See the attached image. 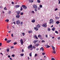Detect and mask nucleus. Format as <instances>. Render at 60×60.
Segmentation results:
<instances>
[{"instance_id":"45","label":"nucleus","mask_w":60,"mask_h":60,"mask_svg":"<svg viewBox=\"0 0 60 60\" xmlns=\"http://www.w3.org/2000/svg\"><path fill=\"white\" fill-rule=\"evenodd\" d=\"M25 35V34L24 33H22V35L23 36H24Z\"/></svg>"},{"instance_id":"20","label":"nucleus","mask_w":60,"mask_h":60,"mask_svg":"<svg viewBox=\"0 0 60 60\" xmlns=\"http://www.w3.org/2000/svg\"><path fill=\"white\" fill-rule=\"evenodd\" d=\"M52 31H55V28L54 27H53V28L52 29Z\"/></svg>"},{"instance_id":"27","label":"nucleus","mask_w":60,"mask_h":60,"mask_svg":"<svg viewBox=\"0 0 60 60\" xmlns=\"http://www.w3.org/2000/svg\"><path fill=\"white\" fill-rule=\"evenodd\" d=\"M5 21L7 22H8L9 21V20L8 19H6L5 20Z\"/></svg>"},{"instance_id":"62","label":"nucleus","mask_w":60,"mask_h":60,"mask_svg":"<svg viewBox=\"0 0 60 60\" xmlns=\"http://www.w3.org/2000/svg\"><path fill=\"white\" fill-rule=\"evenodd\" d=\"M0 55H2V56H3V54L2 53H0Z\"/></svg>"},{"instance_id":"52","label":"nucleus","mask_w":60,"mask_h":60,"mask_svg":"<svg viewBox=\"0 0 60 60\" xmlns=\"http://www.w3.org/2000/svg\"><path fill=\"white\" fill-rule=\"evenodd\" d=\"M28 33H29V34H30V33H31V31H28Z\"/></svg>"},{"instance_id":"6","label":"nucleus","mask_w":60,"mask_h":60,"mask_svg":"<svg viewBox=\"0 0 60 60\" xmlns=\"http://www.w3.org/2000/svg\"><path fill=\"white\" fill-rule=\"evenodd\" d=\"M31 48H32V45H31L28 46V49H29Z\"/></svg>"},{"instance_id":"4","label":"nucleus","mask_w":60,"mask_h":60,"mask_svg":"<svg viewBox=\"0 0 60 60\" xmlns=\"http://www.w3.org/2000/svg\"><path fill=\"white\" fill-rule=\"evenodd\" d=\"M33 8L35 9H37V6H36V5L35 4H34L33 5Z\"/></svg>"},{"instance_id":"8","label":"nucleus","mask_w":60,"mask_h":60,"mask_svg":"<svg viewBox=\"0 0 60 60\" xmlns=\"http://www.w3.org/2000/svg\"><path fill=\"white\" fill-rule=\"evenodd\" d=\"M20 7V6L19 5H16L15 6V8H19Z\"/></svg>"},{"instance_id":"33","label":"nucleus","mask_w":60,"mask_h":60,"mask_svg":"<svg viewBox=\"0 0 60 60\" xmlns=\"http://www.w3.org/2000/svg\"><path fill=\"white\" fill-rule=\"evenodd\" d=\"M37 2L38 3H40V2H41V1H40V0H38L37 1Z\"/></svg>"},{"instance_id":"19","label":"nucleus","mask_w":60,"mask_h":60,"mask_svg":"<svg viewBox=\"0 0 60 60\" xmlns=\"http://www.w3.org/2000/svg\"><path fill=\"white\" fill-rule=\"evenodd\" d=\"M11 41V40H9L7 41V43H9Z\"/></svg>"},{"instance_id":"55","label":"nucleus","mask_w":60,"mask_h":60,"mask_svg":"<svg viewBox=\"0 0 60 60\" xmlns=\"http://www.w3.org/2000/svg\"><path fill=\"white\" fill-rule=\"evenodd\" d=\"M11 49H13V46H11Z\"/></svg>"},{"instance_id":"44","label":"nucleus","mask_w":60,"mask_h":60,"mask_svg":"<svg viewBox=\"0 0 60 60\" xmlns=\"http://www.w3.org/2000/svg\"><path fill=\"white\" fill-rule=\"evenodd\" d=\"M12 56V57H14V56H15V55L14 54H13L11 56Z\"/></svg>"},{"instance_id":"25","label":"nucleus","mask_w":60,"mask_h":60,"mask_svg":"<svg viewBox=\"0 0 60 60\" xmlns=\"http://www.w3.org/2000/svg\"><path fill=\"white\" fill-rule=\"evenodd\" d=\"M11 13V11H9L8 12V14H10Z\"/></svg>"},{"instance_id":"5","label":"nucleus","mask_w":60,"mask_h":60,"mask_svg":"<svg viewBox=\"0 0 60 60\" xmlns=\"http://www.w3.org/2000/svg\"><path fill=\"white\" fill-rule=\"evenodd\" d=\"M22 7H23V9H27V7H26V6L24 5H22Z\"/></svg>"},{"instance_id":"11","label":"nucleus","mask_w":60,"mask_h":60,"mask_svg":"<svg viewBox=\"0 0 60 60\" xmlns=\"http://www.w3.org/2000/svg\"><path fill=\"white\" fill-rule=\"evenodd\" d=\"M16 12H17V15H19L20 13V11H16Z\"/></svg>"},{"instance_id":"51","label":"nucleus","mask_w":60,"mask_h":60,"mask_svg":"<svg viewBox=\"0 0 60 60\" xmlns=\"http://www.w3.org/2000/svg\"><path fill=\"white\" fill-rule=\"evenodd\" d=\"M42 42H45V41L44 40H42Z\"/></svg>"},{"instance_id":"16","label":"nucleus","mask_w":60,"mask_h":60,"mask_svg":"<svg viewBox=\"0 0 60 60\" xmlns=\"http://www.w3.org/2000/svg\"><path fill=\"white\" fill-rule=\"evenodd\" d=\"M9 50H10V49L9 48H8L7 49V52H9Z\"/></svg>"},{"instance_id":"49","label":"nucleus","mask_w":60,"mask_h":60,"mask_svg":"<svg viewBox=\"0 0 60 60\" xmlns=\"http://www.w3.org/2000/svg\"><path fill=\"white\" fill-rule=\"evenodd\" d=\"M45 37H46V38H48V35H46Z\"/></svg>"},{"instance_id":"1","label":"nucleus","mask_w":60,"mask_h":60,"mask_svg":"<svg viewBox=\"0 0 60 60\" xmlns=\"http://www.w3.org/2000/svg\"><path fill=\"white\" fill-rule=\"evenodd\" d=\"M40 26H41V25L39 24H38L37 25V26H36V27H34V29H35V30H36V31H38V28H40Z\"/></svg>"},{"instance_id":"32","label":"nucleus","mask_w":60,"mask_h":60,"mask_svg":"<svg viewBox=\"0 0 60 60\" xmlns=\"http://www.w3.org/2000/svg\"><path fill=\"white\" fill-rule=\"evenodd\" d=\"M39 7L40 8H42V6L41 5H40L39 6Z\"/></svg>"},{"instance_id":"46","label":"nucleus","mask_w":60,"mask_h":60,"mask_svg":"<svg viewBox=\"0 0 60 60\" xmlns=\"http://www.w3.org/2000/svg\"><path fill=\"white\" fill-rule=\"evenodd\" d=\"M23 22H20V24L21 25H22V24H23Z\"/></svg>"},{"instance_id":"13","label":"nucleus","mask_w":60,"mask_h":60,"mask_svg":"<svg viewBox=\"0 0 60 60\" xmlns=\"http://www.w3.org/2000/svg\"><path fill=\"white\" fill-rule=\"evenodd\" d=\"M39 45V44L38 43L35 44H34V46L36 47H37Z\"/></svg>"},{"instance_id":"36","label":"nucleus","mask_w":60,"mask_h":60,"mask_svg":"<svg viewBox=\"0 0 60 60\" xmlns=\"http://www.w3.org/2000/svg\"><path fill=\"white\" fill-rule=\"evenodd\" d=\"M55 33L56 34H58V32H57V31H55Z\"/></svg>"},{"instance_id":"2","label":"nucleus","mask_w":60,"mask_h":60,"mask_svg":"<svg viewBox=\"0 0 60 60\" xmlns=\"http://www.w3.org/2000/svg\"><path fill=\"white\" fill-rule=\"evenodd\" d=\"M42 26H43V27H46L47 26V23H45L43 24L42 25Z\"/></svg>"},{"instance_id":"59","label":"nucleus","mask_w":60,"mask_h":60,"mask_svg":"<svg viewBox=\"0 0 60 60\" xmlns=\"http://www.w3.org/2000/svg\"><path fill=\"white\" fill-rule=\"evenodd\" d=\"M36 50L38 51V50H39V48H37L36 49Z\"/></svg>"},{"instance_id":"37","label":"nucleus","mask_w":60,"mask_h":60,"mask_svg":"<svg viewBox=\"0 0 60 60\" xmlns=\"http://www.w3.org/2000/svg\"><path fill=\"white\" fill-rule=\"evenodd\" d=\"M37 54L36 53L35 54V57H36V56H37Z\"/></svg>"},{"instance_id":"54","label":"nucleus","mask_w":60,"mask_h":60,"mask_svg":"<svg viewBox=\"0 0 60 60\" xmlns=\"http://www.w3.org/2000/svg\"><path fill=\"white\" fill-rule=\"evenodd\" d=\"M11 36L12 37H13V34H11Z\"/></svg>"},{"instance_id":"9","label":"nucleus","mask_w":60,"mask_h":60,"mask_svg":"<svg viewBox=\"0 0 60 60\" xmlns=\"http://www.w3.org/2000/svg\"><path fill=\"white\" fill-rule=\"evenodd\" d=\"M16 24L17 25H19V24H20V21L19 20H18L17 21H16Z\"/></svg>"},{"instance_id":"24","label":"nucleus","mask_w":60,"mask_h":60,"mask_svg":"<svg viewBox=\"0 0 60 60\" xmlns=\"http://www.w3.org/2000/svg\"><path fill=\"white\" fill-rule=\"evenodd\" d=\"M41 36L40 35H38V37H39V38H41Z\"/></svg>"},{"instance_id":"34","label":"nucleus","mask_w":60,"mask_h":60,"mask_svg":"<svg viewBox=\"0 0 60 60\" xmlns=\"http://www.w3.org/2000/svg\"><path fill=\"white\" fill-rule=\"evenodd\" d=\"M23 10V8H22V7H21V9H20V11H22Z\"/></svg>"},{"instance_id":"63","label":"nucleus","mask_w":60,"mask_h":60,"mask_svg":"<svg viewBox=\"0 0 60 60\" xmlns=\"http://www.w3.org/2000/svg\"><path fill=\"white\" fill-rule=\"evenodd\" d=\"M11 4H14V2H11Z\"/></svg>"},{"instance_id":"50","label":"nucleus","mask_w":60,"mask_h":60,"mask_svg":"<svg viewBox=\"0 0 60 60\" xmlns=\"http://www.w3.org/2000/svg\"><path fill=\"white\" fill-rule=\"evenodd\" d=\"M32 13H33L34 14V11H32Z\"/></svg>"},{"instance_id":"23","label":"nucleus","mask_w":60,"mask_h":60,"mask_svg":"<svg viewBox=\"0 0 60 60\" xmlns=\"http://www.w3.org/2000/svg\"><path fill=\"white\" fill-rule=\"evenodd\" d=\"M60 23V22H59V21H57L56 22V24L57 25L58 24H59V23Z\"/></svg>"},{"instance_id":"35","label":"nucleus","mask_w":60,"mask_h":60,"mask_svg":"<svg viewBox=\"0 0 60 60\" xmlns=\"http://www.w3.org/2000/svg\"><path fill=\"white\" fill-rule=\"evenodd\" d=\"M58 10V8H56L54 10V11H56L57 10Z\"/></svg>"},{"instance_id":"41","label":"nucleus","mask_w":60,"mask_h":60,"mask_svg":"<svg viewBox=\"0 0 60 60\" xmlns=\"http://www.w3.org/2000/svg\"><path fill=\"white\" fill-rule=\"evenodd\" d=\"M4 40L5 41H7V39L6 38Z\"/></svg>"},{"instance_id":"10","label":"nucleus","mask_w":60,"mask_h":60,"mask_svg":"<svg viewBox=\"0 0 60 60\" xmlns=\"http://www.w3.org/2000/svg\"><path fill=\"white\" fill-rule=\"evenodd\" d=\"M20 17V16L19 15L17 14V15H16V17L17 18V19L19 18Z\"/></svg>"},{"instance_id":"3","label":"nucleus","mask_w":60,"mask_h":60,"mask_svg":"<svg viewBox=\"0 0 60 60\" xmlns=\"http://www.w3.org/2000/svg\"><path fill=\"white\" fill-rule=\"evenodd\" d=\"M54 22V20L52 19H51L50 20V24L51 23L52 24Z\"/></svg>"},{"instance_id":"60","label":"nucleus","mask_w":60,"mask_h":60,"mask_svg":"<svg viewBox=\"0 0 60 60\" xmlns=\"http://www.w3.org/2000/svg\"><path fill=\"white\" fill-rule=\"evenodd\" d=\"M35 11H37V9H34V10Z\"/></svg>"},{"instance_id":"26","label":"nucleus","mask_w":60,"mask_h":60,"mask_svg":"<svg viewBox=\"0 0 60 60\" xmlns=\"http://www.w3.org/2000/svg\"><path fill=\"white\" fill-rule=\"evenodd\" d=\"M52 53H54V54H56V51H53L52 52Z\"/></svg>"},{"instance_id":"17","label":"nucleus","mask_w":60,"mask_h":60,"mask_svg":"<svg viewBox=\"0 0 60 60\" xmlns=\"http://www.w3.org/2000/svg\"><path fill=\"white\" fill-rule=\"evenodd\" d=\"M35 20L34 19L33 20H32L31 21V22H32V23H34V22H35Z\"/></svg>"},{"instance_id":"57","label":"nucleus","mask_w":60,"mask_h":60,"mask_svg":"<svg viewBox=\"0 0 60 60\" xmlns=\"http://www.w3.org/2000/svg\"><path fill=\"white\" fill-rule=\"evenodd\" d=\"M42 54L43 56H44V55H45V53H42Z\"/></svg>"},{"instance_id":"43","label":"nucleus","mask_w":60,"mask_h":60,"mask_svg":"<svg viewBox=\"0 0 60 60\" xmlns=\"http://www.w3.org/2000/svg\"><path fill=\"white\" fill-rule=\"evenodd\" d=\"M17 44V42H15L14 43V45H16V44Z\"/></svg>"},{"instance_id":"18","label":"nucleus","mask_w":60,"mask_h":60,"mask_svg":"<svg viewBox=\"0 0 60 60\" xmlns=\"http://www.w3.org/2000/svg\"><path fill=\"white\" fill-rule=\"evenodd\" d=\"M29 1L31 3H33L34 2L33 0H29Z\"/></svg>"},{"instance_id":"53","label":"nucleus","mask_w":60,"mask_h":60,"mask_svg":"<svg viewBox=\"0 0 60 60\" xmlns=\"http://www.w3.org/2000/svg\"><path fill=\"white\" fill-rule=\"evenodd\" d=\"M58 1L59 2V4H60V0H58Z\"/></svg>"},{"instance_id":"39","label":"nucleus","mask_w":60,"mask_h":60,"mask_svg":"<svg viewBox=\"0 0 60 60\" xmlns=\"http://www.w3.org/2000/svg\"><path fill=\"white\" fill-rule=\"evenodd\" d=\"M40 9H41V8H40V7L38 8V10H40Z\"/></svg>"},{"instance_id":"47","label":"nucleus","mask_w":60,"mask_h":60,"mask_svg":"<svg viewBox=\"0 0 60 60\" xmlns=\"http://www.w3.org/2000/svg\"><path fill=\"white\" fill-rule=\"evenodd\" d=\"M57 39L58 40H60V37H58V38H57Z\"/></svg>"},{"instance_id":"15","label":"nucleus","mask_w":60,"mask_h":60,"mask_svg":"<svg viewBox=\"0 0 60 60\" xmlns=\"http://www.w3.org/2000/svg\"><path fill=\"white\" fill-rule=\"evenodd\" d=\"M45 47L47 48H49L50 47V46L48 45H46L45 46Z\"/></svg>"},{"instance_id":"38","label":"nucleus","mask_w":60,"mask_h":60,"mask_svg":"<svg viewBox=\"0 0 60 60\" xmlns=\"http://www.w3.org/2000/svg\"><path fill=\"white\" fill-rule=\"evenodd\" d=\"M32 48H33V49H36V47H35L34 46H33Z\"/></svg>"},{"instance_id":"58","label":"nucleus","mask_w":60,"mask_h":60,"mask_svg":"<svg viewBox=\"0 0 60 60\" xmlns=\"http://www.w3.org/2000/svg\"><path fill=\"white\" fill-rule=\"evenodd\" d=\"M2 45V43H0V46H1Z\"/></svg>"},{"instance_id":"40","label":"nucleus","mask_w":60,"mask_h":60,"mask_svg":"<svg viewBox=\"0 0 60 60\" xmlns=\"http://www.w3.org/2000/svg\"><path fill=\"white\" fill-rule=\"evenodd\" d=\"M4 10H5L6 11L7 10V8H6V7L4 8Z\"/></svg>"},{"instance_id":"48","label":"nucleus","mask_w":60,"mask_h":60,"mask_svg":"<svg viewBox=\"0 0 60 60\" xmlns=\"http://www.w3.org/2000/svg\"><path fill=\"white\" fill-rule=\"evenodd\" d=\"M33 47H31V48H30V50H32V49H33Z\"/></svg>"},{"instance_id":"42","label":"nucleus","mask_w":60,"mask_h":60,"mask_svg":"<svg viewBox=\"0 0 60 60\" xmlns=\"http://www.w3.org/2000/svg\"><path fill=\"white\" fill-rule=\"evenodd\" d=\"M15 19H13L12 20V22H13L14 21H15Z\"/></svg>"},{"instance_id":"64","label":"nucleus","mask_w":60,"mask_h":60,"mask_svg":"<svg viewBox=\"0 0 60 60\" xmlns=\"http://www.w3.org/2000/svg\"><path fill=\"white\" fill-rule=\"evenodd\" d=\"M33 33V31H32V30H31L30 31V33Z\"/></svg>"},{"instance_id":"12","label":"nucleus","mask_w":60,"mask_h":60,"mask_svg":"<svg viewBox=\"0 0 60 60\" xmlns=\"http://www.w3.org/2000/svg\"><path fill=\"white\" fill-rule=\"evenodd\" d=\"M40 50H42V51H44V49L43 47H41L40 49Z\"/></svg>"},{"instance_id":"14","label":"nucleus","mask_w":60,"mask_h":60,"mask_svg":"<svg viewBox=\"0 0 60 60\" xmlns=\"http://www.w3.org/2000/svg\"><path fill=\"white\" fill-rule=\"evenodd\" d=\"M52 47L53 50V51H55V48L53 47V45L51 46Z\"/></svg>"},{"instance_id":"7","label":"nucleus","mask_w":60,"mask_h":60,"mask_svg":"<svg viewBox=\"0 0 60 60\" xmlns=\"http://www.w3.org/2000/svg\"><path fill=\"white\" fill-rule=\"evenodd\" d=\"M20 41L21 45H23V41L22 39H21Z\"/></svg>"},{"instance_id":"31","label":"nucleus","mask_w":60,"mask_h":60,"mask_svg":"<svg viewBox=\"0 0 60 60\" xmlns=\"http://www.w3.org/2000/svg\"><path fill=\"white\" fill-rule=\"evenodd\" d=\"M20 55L21 56H24V54H21Z\"/></svg>"},{"instance_id":"21","label":"nucleus","mask_w":60,"mask_h":60,"mask_svg":"<svg viewBox=\"0 0 60 60\" xmlns=\"http://www.w3.org/2000/svg\"><path fill=\"white\" fill-rule=\"evenodd\" d=\"M34 37L35 38H36L37 39H38V37H37V36H36V35H35L34 36Z\"/></svg>"},{"instance_id":"61","label":"nucleus","mask_w":60,"mask_h":60,"mask_svg":"<svg viewBox=\"0 0 60 60\" xmlns=\"http://www.w3.org/2000/svg\"><path fill=\"white\" fill-rule=\"evenodd\" d=\"M9 59H10V60H13L11 58H9Z\"/></svg>"},{"instance_id":"30","label":"nucleus","mask_w":60,"mask_h":60,"mask_svg":"<svg viewBox=\"0 0 60 60\" xmlns=\"http://www.w3.org/2000/svg\"><path fill=\"white\" fill-rule=\"evenodd\" d=\"M29 55L30 56H32V53L30 52V53Z\"/></svg>"},{"instance_id":"28","label":"nucleus","mask_w":60,"mask_h":60,"mask_svg":"<svg viewBox=\"0 0 60 60\" xmlns=\"http://www.w3.org/2000/svg\"><path fill=\"white\" fill-rule=\"evenodd\" d=\"M23 13L22 12H21L20 13V15H23Z\"/></svg>"},{"instance_id":"56","label":"nucleus","mask_w":60,"mask_h":60,"mask_svg":"<svg viewBox=\"0 0 60 60\" xmlns=\"http://www.w3.org/2000/svg\"><path fill=\"white\" fill-rule=\"evenodd\" d=\"M51 60H55V59L54 58H52L51 59Z\"/></svg>"},{"instance_id":"29","label":"nucleus","mask_w":60,"mask_h":60,"mask_svg":"<svg viewBox=\"0 0 60 60\" xmlns=\"http://www.w3.org/2000/svg\"><path fill=\"white\" fill-rule=\"evenodd\" d=\"M48 31H50V29L49 28H48Z\"/></svg>"},{"instance_id":"22","label":"nucleus","mask_w":60,"mask_h":60,"mask_svg":"<svg viewBox=\"0 0 60 60\" xmlns=\"http://www.w3.org/2000/svg\"><path fill=\"white\" fill-rule=\"evenodd\" d=\"M37 41H38V40H34V43H36V42H37Z\"/></svg>"}]
</instances>
